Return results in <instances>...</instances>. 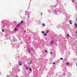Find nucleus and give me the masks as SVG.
<instances>
[{"label":"nucleus","mask_w":77,"mask_h":77,"mask_svg":"<svg viewBox=\"0 0 77 77\" xmlns=\"http://www.w3.org/2000/svg\"><path fill=\"white\" fill-rule=\"evenodd\" d=\"M71 20H70L69 21V24H72V23L71 22Z\"/></svg>","instance_id":"nucleus-1"},{"label":"nucleus","mask_w":77,"mask_h":77,"mask_svg":"<svg viewBox=\"0 0 77 77\" xmlns=\"http://www.w3.org/2000/svg\"><path fill=\"white\" fill-rule=\"evenodd\" d=\"M21 24H20V23H19L18 25H17L16 26V27H18V26H20V25Z\"/></svg>","instance_id":"nucleus-2"},{"label":"nucleus","mask_w":77,"mask_h":77,"mask_svg":"<svg viewBox=\"0 0 77 77\" xmlns=\"http://www.w3.org/2000/svg\"><path fill=\"white\" fill-rule=\"evenodd\" d=\"M74 25H75V27L77 28V23H75L74 24Z\"/></svg>","instance_id":"nucleus-3"},{"label":"nucleus","mask_w":77,"mask_h":77,"mask_svg":"<svg viewBox=\"0 0 77 77\" xmlns=\"http://www.w3.org/2000/svg\"><path fill=\"white\" fill-rule=\"evenodd\" d=\"M29 71H32V68H30L29 69Z\"/></svg>","instance_id":"nucleus-4"},{"label":"nucleus","mask_w":77,"mask_h":77,"mask_svg":"<svg viewBox=\"0 0 77 77\" xmlns=\"http://www.w3.org/2000/svg\"><path fill=\"white\" fill-rule=\"evenodd\" d=\"M28 51L30 53H31V51H30V49H28Z\"/></svg>","instance_id":"nucleus-5"},{"label":"nucleus","mask_w":77,"mask_h":77,"mask_svg":"<svg viewBox=\"0 0 77 77\" xmlns=\"http://www.w3.org/2000/svg\"><path fill=\"white\" fill-rule=\"evenodd\" d=\"M42 33H43V34H44V33H45V32L44 31H42Z\"/></svg>","instance_id":"nucleus-6"},{"label":"nucleus","mask_w":77,"mask_h":77,"mask_svg":"<svg viewBox=\"0 0 77 77\" xmlns=\"http://www.w3.org/2000/svg\"><path fill=\"white\" fill-rule=\"evenodd\" d=\"M23 21H22L20 22V23L21 24H23Z\"/></svg>","instance_id":"nucleus-7"},{"label":"nucleus","mask_w":77,"mask_h":77,"mask_svg":"<svg viewBox=\"0 0 77 77\" xmlns=\"http://www.w3.org/2000/svg\"><path fill=\"white\" fill-rule=\"evenodd\" d=\"M53 41H51V44H53Z\"/></svg>","instance_id":"nucleus-8"},{"label":"nucleus","mask_w":77,"mask_h":77,"mask_svg":"<svg viewBox=\"0 0 77 77\" xmlns=\"http://www.w3.org/2000/svg\"><path fill=\"white\" fill-rule=\"evenodd\" d=\"M15 31H17V30H18V29H17V28H15Z\"/></svg>","instance_id":"nucleus-9"},{"label":"nucleus","mask_w":77,"mask_h":77,"mask_svg":"<svg viewBox=\"0 0 77 77\" xmlns=\"http://www.w3.org/2000/svg\"><path fill=\"white\" fill-rule=\"evenodd\" d=\"M55 63L54 62L52 63V64H53V65H54V64H55Z\"/></svg>","instance_id":"nucleus-10"},{"label":"nucleus","mask_w":77,"mask_h":77,"mask_svg":"<svg viewBox=\"0 0 77 77\" xmlns=\"http://www.w3.org/2000/svg\"><path fill=\"white\" fill-rule=\"evenodd\" d=\"M47 35V33H46L44 35V36H46Z\"/></svg>","instance_id":"nucleus-11"},{"label":"nucleus","mask_w":77,"mask_h":77,"mask_svg":"<svg viewBox=\"0 0 77 77\" xmlns=\"http://www.w3.org/2000/svg\"><path fill=\"white\" fill-rule=\"evenodd\" d=\"M67 65H69V63H66Z\"/></svg>","instance_id":"nucleus-12"},{"label":"nucleus","mask_w":77,"mask_h":77,"mask_svg":"<svg viewBox=\"0 0 77 77\" xmlns=\"http://www.w3.org/2000/svg\"><path fill=\"white\" fill-rule=\"evenodd\" d=\"M42 25L43 26H45V24H44V23H42Z\"/></svg>","instance_id":"nucleus-13"},{"label":"nucleus","mask_w":77,"mask_h":77,"mask_svg":"<svg viewBox=\"0 0 77 77\" xmlns=\"http://www.w3.org/2000/svg\"><path fill=\"white\" fill-rule=\"evenodd\" d=\"M22 65V64L21 63H19V65Z\"/></svg>","instance_id":"nucleus-14"},{"label":"nucleus","mask_w":77,"mask_h":77,"mask_svg":"<svg viewBox=\"0 0 77 77\" xmlns=\"http://www.w3.org/2000/svg\"><path fill=\"white\" fill-rule=\"evenodd\" d=\"M5 30H4V29H2V32H4Z\"/></svg>","instance_id":"nucleus-15"},{"label":"nucleus","mask_w":77,"mask_h":77,"mask_svg":"<svg viewBox=\"0 0 77 77\" xmlns=\"http://www.w3.org/2000/svg\"><path fill=\"white\" fill-rule=\"evenodd\" d=\"M67 36L68 37V36H69V34H67Z\"/></svg>","instance_id":"nucleus-16"},{"label":"nucleus","mask_w":77,"mask_h":77,"mask_svg":"<svg viewBox=\"0 0 77 77\" xmlns=\"http://www.w3.org/2000/svg\"><path fill=\"white\" fill-rule=\"evenodd\" d=\"M60 59H61V60H63V58H60Z\"/></svg>","instance_id":"nucleus-17"},{"label":"nucleus","mask_w":77,"mask_h":77,"mask_svg":"<svg viewBox=\"0 0 77 77\" xmlns=\"http://www.w3.org/2000/svg\"><path fill=\"white\" fill-rule=\"evenodd\" d=\"M48 32H49V31H48V30L47 31V32L46 33H48Z\"/></svg>","instance_id":"nucleus-18"},{"label":"nucleus","mask_w":77,"mask_h":77,"mask_svg":"<svg viewBox=\"0 0 77 77\" xmlns=\"http://www.w3.org/2000/svg\"><path fill=\"white\" fill-rule=\"evenodd\" d=\"M45 52H47V50H45Z\"/></svg>","instance_id":"nucleus-19"},{"label":"nucleus","mask_w":77,"mask_h":77,"mask_svg":"<svg viewBox=\"0 0 77 77\" xmlns=\"http://www.w3.org/2000/svg\"><path fill=\"white\" fill-rule=\"evenodd\" d=\"M28 66H27L26 68V69H29L28 68Z\"/></svg>","instance_id":"nucleus-20"},{"label":"nucleus","mask_w":77,"mask_h":77,"mask_svg":"<svg viewBox=\"0 0 77 77\" xmlns=\"http://www.w3.org/2000/svg\"><path fill=\"white\" fill-rule=\"evenodd\" d=\"M30 63H31V62H29V64H30Z\"/></svg>","instance_id":"nucleus-21"},{"label":"nucleus","mask_w":77,"mask_h":77,"mask_svg":"<svg viewBox=\"0 0 77 77\" xmlns=\"http://www.w3.org/2000/svg\"><path fill=\"white\" fill-rule=\"evenodd\" d=\"M72 3H74V1H72Z\"/></svg>","instance_id":"nucleus-22"},{"label":"nucleus","mask_w":77,"mask_h":77,"mask_svg":"<svg viewBox=\"0 0 77 77\" xmlns=\"http://www.w3.org/2000/svg\"><path fill=\"white\" fill-rule=\"evenodd\" d=\"M26 31L25 30V33H26Z\"/></svg>","instance_id":"nucleus-23"},{"label":"nucleus","mask_w":77,"mask_h":77,"mask_svg":"<svg viewBox=\"0 0 77 77\" xmlns=\"http://www.w3.org/2000/svg\"><path fill=\"white\" fill-rule=\"evenodd\" d=\"M30 62H32V60H31Z\"/></svg>","instance_id":"nucleus-24"},{"label":"nucleus","mask_w":77,"mask_h":77,"mask_svg":"<svg viewBox=\"0 0 77 77\" xmlns=\"http://www.w3.org/2000/svg\"><path fill=\"white\" fill-rule=\"evenodd\" d=\"M76 66H77V62L76 63Z\"/></svg>","instance_id":"nucleus-25"},{"label":"nucleus","mask_w":77,"mask_h":77,"mask_svg":"<svg viewBox=\"0 0 77 77\" xmlns=\"http://www.w3.org/2000/svg\"><path fill=\"white\" fill-rule=\"evenodd\" d=\"M76 33L77 34V31L76 32Z\"/></svg>","instance_id":"nucleus-26"},{"label":"nucleus","mask_w":77,"mask_h":77,"mask_svg":"<svg viewBox=\"0 0 77 77\" xmlns=\"http://www.w3.org/2000/svg\"><path fill=\"white\" fill-rule=\"evenodd\" d=\"M74 1V0H73V1Z\"/></svg>","instance_id":"nucleus-27"},{"label":"nucleus","mask_w":77,"mask_h":77,"mask_svg":"<svg viewBox=\"0 0 77 77\" xmlns=\"http://www.w3.org/2000/svg\"><path fill=\"white\" fill-rule=\"evenodd\" d=\"M76 20L77 21V19H76Z\"/></svg>","instance_id":"nucleus-28"},{"label":"nucleus","mask_w":77,"mask_h":77,"mask_svg":"<svg viewBox=\"0 0 77 77\" xmlns=\"http://www.w3.org/2000/svg\"><path fill=\"white\" fill-rule=\"evenodd\" d=\"M28 18L29 17V16H28Z\"/></svg>","instance_id":"nucleus-29"},{"label":"nucleus","mask_w":77,"mask_h":77,"mask_svg":"<svg viewBox=\"0 0 77 77\" xmlns=\"http://www.w3.org/2000/svg\"><path fill=\"white\" fill-rule=\"evenodd\" d=\"M51 53H52V52H51Z\"/></svg>","instance_id":"nucleus-30"}]
</instances>
